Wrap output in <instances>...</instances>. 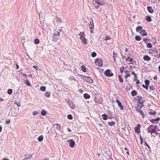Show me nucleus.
Instances as JSON below:
<instances>
[{"mask_svg":"<svg viewBox=\"0 0 160 160\" xmlns=\"http://www.w3.org/2000/svg\"><path fill=\"white\" fill-rule=\"evenodd\" d=\"M159 131L156 126L151 125L146 129L148 133H150L152 135V137H155V135H158V134L157 130Z\"/></svg>","mask_w":160,"mask_h":160,"instance_id":"obj_1","label":"nucleus"},{"mask_svg":"<svg viewBox=\"0 0 160 160\" xmlns=\"http://www.w3.org/2000/svg\"><path fill=\"white\" fill-rule=\"evenodd\" d=\"M137 98L138 100V102L140 105V108H142L143 106V103L144 101L142 100V98L141 96H138L137 97Z\"/></svg>","mask_w":160,"mask_h":160,"instance_id":"obj_2","label":"nucleus"},{"mask_svg":"<svg viewBox=\"0 0 160 160\" xmlns=\"http://www.w3.org/2000/svg\"><path fill=\"white\" fill-rule=\"evenodd\" d=\"M79 35L80 36V39L83 43L85 44H87V40L84 36L85 35L84 34V33L83 32H80L79 33Z\"/></svg>","mask_w":160,"mask_h":160,"instance_id":"obj_3","label":"nucleus"},{"mask_svg":"<svg viewBox=\"0 0 160 160\" xmlns=\"http://www.w3.org/2000/svg\"><path fill=\"white\" fill-rule=\"evenodd\" d=\"M90 22L89 25V29L91 33H93L94 24L92 20H91L89 21Z\"/></svg>","mask_w":160,"mask_h":160,"instance_id":"obj_4","label":"nucleus"},{"mask_svg":"<svg viewBox=\"0 0 160 160\" xmlns=\"http://www.w3.org/2000/svg\"><path fill=\"white\" fill-rule=\"evenodd\" d=\"M104 74L108 77H112L113 75V73L109 69H108L104 72Z\"/></svg>","mask_w":160,"mask_h":160,"instance_id":"obj_5","label":"nucleus"},{"mask_svg":"<svg viewBox=\"0 0 160 160\" xmlns=\"http://www.w3.org/2000/svg\"><path fill=\"white\" fill-rule=\"evenodd\" d=\"M82 79L90 83H91L93 82V80L90 77L88 76L83 77V78H82Z\"/></svg>","mask_w":160,"mask_h":160,"instance_id":"obj_6","label":"nucleus"},{"mask_svg":"<svg viewBox=\"0 0 160 160\" xmlns=\"http://www.w3.org/2000/svg\"><path fill=\"white\" fill-rule=\"evenodd\" d=\"M96 64L98 66H101L102 65L103 63L101 59H97L95 61Z\"/></svg>","mask_w":160,"mask_h":160,"instance_id":"obj_7","label":"nucleus"},{"mask_svg":"<svg viewBox=\"0 0 160 160\" xmlns=\"http://www.w3.org/2000/svg\"><path fill=\"white\" fill-rule=\"evenodd\" d=\"M141 128V125L138 124L137 127H136L134 128V130L137 133H139L140 132V129Z\"/></svg>","mask_w":160,"mask_h":160,"instance_id":"obj_8","label":"nucleus"},{"mask_svg":"<svg viewBox=\"0 0 160 160\" xmlns=\"http://www.w3.org/2000/svg\"><path fill=\"white\" fill-rule=\"evenodd\" d=\"M93 3H95V4H98L101 6L103 5V2L102 0H95L93 1Z\"/></svg>","mask_w":160,"mask_h":160,"instance_id":"obj_9","label":"nucleus"},{"mask_svg":"<svg viewBox=\"0 0 160 160\" xmlns=\"http://www.w3.org/2000/svg\"><path fill=\"white\" fill-rule=\"evenodd\" d=\"M116 102H117L118 106L120 108L121 110H123V107L122 105V103H121V102L120 101H119L118 100H117Z\"/></svg>","mask_w":160,"mask_h":160,"instance_id":"obj_10","label":"nucleus"},{"mask_svg":"<svg viewBox=\"0 0 160 160\" xmlns=\"http://www.w3.org/2000/svg\"><path fill=\"white\" fill-rule=\"evenodd\" d=\"M68 105L72 109H73L75 108V106L73 104L71 101L68 100Z\"/></svg>","mask_w":160,"mask_h":160,"instance_id":"obj_11","label":"nucleus"},{"mask_svg":"<svg viewBox=\"0 0 160 160\" xmlns=\"http://www.w3.org/2000/svg\"><path fill=\"white\" fill-rule=\"evenodd\" d=\"M129 72H130L128 70H126L125 71V74H126V75L124 76V78H125L127 79L128 77H129L130 76V74L129 73Z\"/></svg>","mask_w":160,"mask_h":160,"instance_id":"obj_12","label":"nucleus"},{"mask_svg":"<svg viewBox=\"0 0 160 160\" xmlns=\"http://www.w3.org/2000/svg\"><path fill=\"white\" fill-rule=\"evenodd\" d=\"M69 141H70V146L72 148H73L74 145L75 144V142L72 139H70Z\"/></svg>","mask_w":160,"mask_h":160,"instance_id":"obj_13","label":"nucleus"},{"mask_svg":"<svg viewBox=\"0 0 160 160\" xmlns=\"http://www.w3.org/2000/svg\"><path fill=\"white\" fill-rule=\"evenodd\" d=\"M140 33L141 35L143 36H145L147 35V33L144 30H141Z\"/></svg>","mask_w":160,"mask_h":160,"instance_id":"obj_14","label":"nucleus"},{"mask_svg":"<svg viewBox=\"0 0 160 160\" xmlns=\"http://www.w3.org/2000/svg\"><path fill=\"white\" fill-rule=\"evenodd\" d=\"M143 59L146 61H149L151 59L150 58L148 55L144 56L143 58Z\"/></svg>","mask_w":160,"mask_h":160,"instance_id":"obj_15","label":"nucleus"},{"mask_svg":"<svg viewBox=\"0 0 160 160\" xmlns=\"http://www.w3.org/2000/svg\"><path fill=\"white\" fill-rule=\"evenodd\" d=\"M100 5L98 4H95L93 3V8L95 9H97L99 8Z\"/></svg>","mask_w":160,"mask_h":160,"instance_id":"obj_16","label":"nucleus"},{"mask_svg":"<svg viewBox=\"0 0 160 160\" xmlns=\"http://www.w3.org/2000/svg\"><path fill=\"white\" fill-rule=\"evenodd\" d=\"M147 9L148 11L150 13H152L153 12V10L151 7H148Z\"/></svg>","mask_w":160,"mask_h":160,"instance_id":"obj_17","label":"nucleus"},{"mask_svg":"<svg viewBox=\"0 0 160 160\" xmlns=\"http://www.w3.org/2000/svg\"><path fill=\"white\" fill-rule=\"evenodd\" d=\"M83 96L84 98L86 99H88L90 98V96L87 93H85L84 94Z\"/></svg>","mask_w":160,"mask_h":160,"instance_id":"obj_18","label":"nucleus"},{"mask_svg":"<svg viewBox=\"0 0 160 160\" xmlns=\"http://www.w3.org/2000/svg\"><path fill=\"white\" fill-rule=\"evenodd\" d=\"M142 26H138L136 29V32H139L140 30L141 31L142 30Z\"/></svg>","mask_w":160,"mask_h":160,"instance_id":"obj_19","label":"nucleus"},{"mask_svg":"<svg viewBox=\"0 0 160 160\" xmlns=\"http://www.w3.org/2000/svg\"><path fill=\"white\" fill-rule=\"evenodd\" d=\"M50 93L49 92H46L44 93L45 96L49 98L50 96Z\"/></svg>","mask_w":160,"mask_h":160,"instance_id":"obj_20","label":"nucleus"},{"mask_svg":"<svg viewBox=\"0 0 160 160\" xmlns=\"http://www.w3.org/2000/svg\"><path fill=\"white\" fill-rule=\"evenodd\" d=\"M43 139V136L42 135H41L38 138V140L39 142L42 141Z\"/></svg>","mask_w":160,"mask_h":160,"instance_id":"obj_21","label":"nucleus"},{"mask_svg":"<svg viewBox=\"0 0 160 160\" xmlns=\"http://www.w3.org/2000/svg\"><path fill=\"white\" fill-rule=\"evenodd\" d=\"M115 124V123L114 122H108V124L109 126H112L114 125Z\"/></svg>","mask_w":160,"mask_h":160,"instance_id":"obj_22","label":"nucleus"},{"mask_svg":"<svg viewBox=\"0 0 160 160\" xmlns=\"http://www.w3.org/2000/svg\"><path fill=\"white\" fill-rule=\"evenodd\" d=\"M131 94L133 96H134L137 95V92L135 90H133L131 92Z\"/></svg>","mask_w":160,"mask_h":160,"instance_id":"obj_23","label":"nucleus"},{"mask_svg":"<svg viewBox=\"0 0 160 160\" xmlns=\"http://www.w3.org/2000/svg\"><path fill=\"white\" fill-rule=\"evenodd\" d=\"M34 43L36 44H38L39 43V40L38 39L36 38L34 40Z\"/></svg>","mask_w":160,"mask_h":160,"instance_id":"obj_24","label":"nucleus"},{"mask_svg":"<svg viewBox=\"0 0 160 160\" xmlns=\"http://www.w3.org/2000/svg\"><path fill=\"white\" fill-rule=\"evenodd\" d=\"M153 120V122L154 123H155V122H156V123H157V122L159 121V120H160V118H156L155 119H152Z\"/></svg>","mask_w":160,"mask_h":160,"instance_id":"obj_25","label":"nucleus"},{"mask_svg":"<svg viewBox=\"0 0 160 160\" xmlns=\"http://www.w3.org/2000/svg\"><path fill=\"white\" fill-rule=\"evenodd\" d=\"M102 117L104 120H106L108 118V116L106 114L102 115Z\"/></svg>","mask_w":160,"mask_h":160,"instance_id":"obj_26","label":"nucleus"},{"mask_svg":"<svg viewBox=\"0 0 160 160\" xmlns=\"http://www.w3.org/2000/svg\"><path fill=\"white\" fill-rule=\"evenodd\" d=\"M125 69L124 67L123 66L121 67L120 69V71L121 73H122Z\"/></svg>","mask_w":160,"mask_h":160,"instance_id":"obj_27","label":"nucleus"},{"mask_svg":"<svg viewBox=\"0 0 160 160\" xmlns=\"http://www.w3.org/2000/svg\"><path fill=\"white\" fill-rule=\"evenodd\" d=\"M135 39L138 41H140L141 39V38L140 36H137L135 37Z\"/></svg>","mask_w":160,"mask_h":160,"instance_id":"obj_28","label":"nucleus"},{"mask_svg":"<svg viewBox=\"0 0 160 160\" xmlns=\"http://www.w3.org/2000/svg\"><path fill=\"white\" fill-rule=\"evenodd\" d=\"M134 81L136 82V83L137 84L139 83V81L137 79V76L135 77Z\"/></svg>","mask_w":160,"mask_h":160,"instance_id":"obj_29","label":"nucleus"},{"mask_svg":"<svg viewBox=\"0 0 160 160\" xmlns=\"http://www.w3.org/2000/svg\"><path fill=\"white\" fill-rule=\"evenodd\" d=\"M138 107H139V106H138ZM139 107H140V106ZM141 108H137V107H136L135 108V111L136 112H140L141 111Z\"/></svg>","mask_w":160,"mask_h":160,"instance_id":"obj_30","label":"nucleus"},{"mask_svg":"<svg viewBox=\"0 0 160 160\" xmlns=\"http://www.w3.org/2000/svg\"><path fill=\"white\" fill-rule=\"evenodd\" d=\"M46 113V111L44 110H42L41 112V114L42 116H45Z\"/></svg>","mask_w":160,"mask_h":160,"instance_id":"obj_31","label":"nucleus"},{"mask_svg":"<svg viewBox=\"0 0 160 160\" xmlns=\"http://www.w3.org/2000/svg\"><path fill=\"white\" fill-rule=\"evenodd\" d=\"M146 19L148 22H150L151 21V18L150 17L148 16L146 17Z\"/></svg>","mask_w":160,"mask_h":160,"instance_id":"obj_32","label":"nucleus"},{"mask_svg":"<svg viewBox=\"0 0 160 160\" xmlns=\"http://www.w3.org/2000/svg\"><path fill=\"white\" fill-rule=\"evenodd\" d=\"M69 79L72 81L75 82V78L73 76H70L69 77Z\"/></svg>","mask_w":160,"mask_h":160,"instance_id":"obj_33","label":"nucleus"},{"mask_svg":"<svg viewBox=\"0 0 160 160\" xmlns=\"http://www.w3.org/2000/svg\"><path fill=\"white\" fill-rule=\"evenodd\" d=\"M46 89L45 86H41L40 88V90L42 91H45L46 90Z\"/></svg>","mask_w":160,"mask_h":160,"instance_id":"obj_34","label":"nucleus"},{"mask_svg":"<svg viewBox=\"0 0 160 160\" xmlns=\"http://www.w3.org/2000/svg\"><path fill=\"white\" fill-rule=\"evenodd\" d=\"M58 38L56 36H53L52 37V41L54 42H56L58 40Z\"/></svg>","mask_w":160,"mask_h":160,"instance_id":"obj_35","label":"nucleus"},{"mask_svg":"<svg viewBox=\"0 0 160 160\" xmlns=\"http://www.w3.org/2000/svg\"><path fill=\"white\" fill-rule=\"evenodd\" d=\"M145 83L146 85L148 87L150 83L149 81L148 80H146L145 81Z\"/></svg>","mask_w":160,"mask_h":160,"instance_id":"obj_36","label":"nucleus"},{"mask_svg":"<svg viewBox=\"0 0 160 160\" xmlns=\"http://www.w3.org/2000/svg\"><path fill=\"white\" fill-rule=\"evenodd\" d=\"M56 19L58 22L61 23L62 22V20L58 17L56 18Z\"/></svg>","mask_w":160,"mask_h":160,"instance_id":"obj_37","label":"nucleus"},{"mask_svg":"<svg viewBox=\"0 0 160 160\" xmlns=\"http://www.w3.org/2000/svg\"><path fill=\"white\" fill-rule=\"evenodd\" d=\"M12 89H8V94L9 95H11L12 94Z\"/></svg>","mask_w":160,"mask_h":160,"instance_id":"obj_38","label":"nucleus"},{"mask_svg":"<svg viewBox=\"0 0 160 160\" xmlns=\"http://www.w3.org/2000/svg\"><path fill=\"white\" fill-rule=\"evenodd\" d=\"M81 68H82V71L84 72H85L86 71V68L85 66H84L82 65L81 67Z\"/></svg>","mask_w":160,"mask_h":160,"instance_id":"obj_39","label":"nucleus"},{"mask_svg":"<svg viewBox=\"0 0 160 160\" xmlns=\"http://www.w3.org/2000/svg\"><path fill=\"white\" fill-rule=\"evenodd\" d=\"M118 77H119V81H120V82H121V83H122L123 82V79L121 78V76H118Z\"/></svg>","mask_w":160,"mask_h":160,"instance_id":"obj_40","label":"nucleus"},{"mask_svg":"<svg viewBox=\"0 0 160 160\" xmlns=\"http://www.w3.org/2000/svg\"><path fill=\"white\" fill-rule=\"evenodd\" d=\"M152 45L151 43H148L147 44V47L148 48H151L152 47Z\"/></svg>","mask_w":160,"mask_h":160,"instance_id":"obj_41","label":"nucleus"},{"mask_svg":"<svg viewBox=\"0 0 160 160\" xmlns=\"http://www.w3.org/2000/svg\"><path fill=\"white\" fill-rule=\"evenodd\" d=\"M67 118L68 119H70V120H72L73 118L72 115L71 114H69L68 115Z\"/></svg>","mask_w":160,"mask_h":160,"instance_id":"obj_42","label":"nucleus"},{"mask_svg":"<svg viewBox=\"0 0 160 160\" xmlns=\"http://www.w3.org/2000/svg\"><path fill=\"white\" fill-rule=\"evenodd\" d=\"M54 36H59L60 35V33L59 32V31L57 32L56 31L55 32L54 34Z\"/></svg>","mask_w":160,"mask_h":160,"instance_id":"obj_43","label":"nucleus"},{"mask_svg":"<svg viewBox=\"0 0 160 160\" xmlns=\"http://www.w3.org/2000/svg\"><path fill=\"white\" fill-rule=\"evenodd\" d=\"M31 155L29 157L25 158L23 160H29V159H31Z\"/></svg>","mask_w":160,"mask_h":160,"instance_id":"obj_44","label":"nucleus"},{"mask_svg":"<svg viewBox=\"0 0 160 160\" xmlns=\"http://www.w3.org/2000/svg\"><path fill=\"white\" fill-rule=\"evenodd\" d=\"M140 114L142 116L143 118H144V114L143 112L141 110L140 112H139Z\"/></svg>","mask_w":160,"mask_h":160,"instance_id":"obj_45","label":"nucleus"},{"mask_svg":"<svg viewBox=\"0 0 160 160\" xmlns=\"http://www.w3.org/2000/svg\"><path fill=\"white\" fill-rule=\"evenodd\" d=\"M56 125L57 126V127L56 128H57V129H58V130H61V127H60V126L59 124H57H57H56Z\"/></svg>","mask_w":160,"mask_h":160,"instance_id":"obj_46","label":"nucleus"},{"mask_svg":"<svg viewBox=\"0 0 160 160\" xmlns=\"http://www.w3.org/2000/svg\"><path fill=\"white\" fill-rule=\"evenodd\" d=\"M96 55L97 54L95 52H93L91 54V56L93 58L95 57L96 56Z\"/></svg>","mask_w":160,"mask_h":160,"instance_id":"obj_47","label":"nucleus"},{"mask_svg":"<svg viewBox=\"0 0 160 160\" xmlns=\"http://www.w3.org/2000/svg\"><path fill=\"white\" fill-rule=\"evenodd\" d=\"M110 39V37L106 35L105 37V39L106 40H109Z\"/></svg>","mask_w":160,"mask_h":160,"instance_id":"obj_48","label":"nucleus"},{"mask_svg":"<svg viewBox=\"0 0 160 160\" xmlns=\"http://www.w3.org/2000/svg\"><path fill=\"white\" fill-rule=\"evenodd\" d=\"M25 83L28 86H30L31 85L29 82L28 80L25 81Z\"/></svg>","mask_w":160,"mask_h":160,"instance_id":"obj_49","label":"nucleus"},{"mask_svg":"<svg viewBox=\"0 0 160 160\" xmlns=\"http://www.w3.org/2000/svg\"><path fill=\"white\" fill-rule=\"evenodd\" d=\"M33 115L35 116L38 114V111H34L32 113Z\"/></svg>","mask_w":160,"mask_h":160,"instance_id":"obj_50","label":"nucleus"},{"mask_svg":"<svg viewBox=\"0 0 160 160\" xmlns=\"http://www.w3.org/2000/svg\"><path fill=\"white\" fill-rule=\"evenodd\" d=\"M113 58H114V61L115 62H116L115 58H116L117 57V54H115L114 52H113Z\"/></svg>","mask_w":160,"mask_h":160,"instance_id":"obj_51","label":"nucleus"},{"mask_svg":"<svg viewBox=\"0 0 160 160\" xmlns=\"http://www.w3.org/2000/svg\"><path fill=\"white\" fill-rule=\"evenodd\" d=\"M5 122L7 124H9L10 122V119H8V120H7Z\"/></svg>","mask_w":160,"mask_h":160,"instance_id":"obj_52","label":"nucleus"},{"mask_svg":"<svg viewBox=\"0 0 160 160\" xmlns=\"http://www.w3.org/2000/svg\"><path fill=\"white\" fill-rule=\"evenodd\" d=\"M142 87L143 88H146V89H148V86H146H146H145L144 84H143V85H142Z\"/></svg>","mask_w":160,"mask_h":160,"instance_id":"obj_53","label":"nucleus"},{"mask_svg":"<svg viewBox=\"0 0 160 160\" xmlns=\"http://www.w3.org/2000/svg\"><path fill=\"white\" fill-rule=\"evenodd\" d=\"M145 145L148 148L150 149V147L149 145L148 144V143L146 142H145Z\"/></svg>","mask_w":160,"mask_h":160,"instance_id":"obj_54","label":"nucleus"},{"mask_svg":"<svg viewBox=\"0 0 160 160\" xmlns=\"http://www.w3.org/2000/svg\"><path fill=\"white\" fill-rule=\"evenodd\" d=\"M140 139L141 143V144H142V143H143L142 142H143V139L141 137H140Z\"/></svg>","mask_w":160,"mask_h":160,"instance_id":"obj_55","label":"nucleus"},{"mask_svg":"<svg viewBox=\"0 0 160 160\" xmlns=\"http://www.w3.org/2000/svg\"><path fill=\"white\" fill-rule=\"evenodd\" d=\"M132 74L134 75L135 76V77H136V76H137V74L135 73V72L134 71H132Z\"/></svg>","mask_w":160,"mask_h":160,"instance_id":"obj_56","label":"nucleus"},{"mask_svg":"<svg viewBox=\"0 0 160 160\" xmlns=\"http://www.w3.org/2000/svg\"><path fill=\"white\" fill-rule=\"evenodd\" d=\"M149 88L151 90H153L154 89V87L153 86H150Z\"/></svg>","mask_w":160,"mask_h":160,"instance_id":"obj_57","label":"nucleus"},{"mask_svg":"<svg viewBox=\"0 0 160 160\" xmlns=\"http://www.w3.org/2000/svg\"><path fill=\"white\" fill-rule=\"evenodd\" d=\"M150 113L151 114L154 115L156 114V112H150Z\"/></svg>","mask_w":160,"mask_h":160,"instance_id":"obj_58","label":"nucleus"},{"mask_svg":"<svg viewBox=\"0 0 160 160\" xmlns=\"http://www.w3.org/2000/svg\"><path fill=\"white\" fill-rule=\"evenodd\" d=\"M33 67H34L36 69V70H38V67L36 66H35V65H34L33 66Z\"/></svg>","mask_w":160,"mask_h":160,"instance_id":"obj_59","label":"nucleus"},{"mask_svg":"<svg viewBox=\"0 0 160 160\" xmlns=\"http://www.w3.org/2000/svg\"><path fill=\"white\" fill-rule=\"evenodd\" d=\"M133 61V59H132V58H130L129 60V62H132Z\"/></svg>","mask_w":160,"mask_h":160,"instance_id":"obj_60","label":"nucleus"},{"mask_svg":"<svg viewBox=\"0 0 160 160\" xmlns=\"http://www.w3.org/2000/svg\"><path fill=\"white\" fill-rule=\"evenodd\" d=\"M153 79L154 80H157V78L156 76H155L153 78Z\"/></svg>","mask_w":160,"mask_h":160,"instance_id":"obj_61","label":"nucleus"},{"mask_svg":"<svg viewBox=\"0 0 160 160\" xmlns=\"http://www.w3.org/2000/svg\"><path fill=\"white\" fill-rule=\"evenodd\" d=\"M27 74L25 73H22V76L23 77H26L27 76Z\"/></svg>","mask_w":160,"mask_h":160,"instance_id":"obj_62","label":"nucleus"},{"mask_svg":"<svg viewBox=\"0 0 160 160\" xmlns=\"http://www.w3.org/2000/svg\"><path fill=\"white\" fill-rule=\"evenodd\" d=\"M79 91L80 92H83V91L81 89H80Z\"/></svg>","mask_w":160,"mask_h":160,"instance_id":"obj_63","label":"nucleus"},{"mask_svg":"<svg viewBox=\"0 0 160 160\" xmlns=\"http://www.w3.org/2000/svg\"><path fill=\"white\" fill-rule=\"evenodd\" d=\"M2 160H9L7 158H3Z\"/></svg>","mask_w":160,"mask_h":160,"instance_id":"obj_64","label":"nucleus"}]
</instances>
